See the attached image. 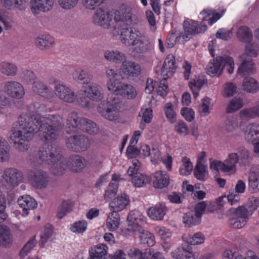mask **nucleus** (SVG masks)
I'll use <instances>...</instances> for the list:
<instances>
[{
  "label": "nucleus",
  "mask_w": 259,
  "mask_h": 259,
  "mask_svg": "<svg viewBox=\"0 0 259 259\" xmlns=\"http://www.w3.org/2000/svg\"><path fill=\"white\" fill-rule=\"evenodd\" d=\"M72 76L74 80L83 84L79 94L78 103L80 106L89 110L94 107L93 101H100L104 97L102 87L97 83L91 82L92 75L85 69H76L73 71Z\"/></svg>",
  "instance_id": "1"
},
{
  "label": "nucleus",
  "mask_w": 259,
  "mask_h": 259,
  "mask_svg": "<svg viewBox=\"0 0 259 259\" xmlns=\"http://www.w3.org/2000/svg\"><path fill=\"white\" fill-rule=\"evenodd\" d=\"M61 158L60 146L55 143H45L36 153L29 154L28 161L33 166H37L43 163L51 165L54 175H61L66 167Z\"/></svg>",
  "instance_id": "2"
},
{
  "label": "nucleus",
  "mask_w": 259,
  "mask_h": 259,
  "mask_svg": "<svg viewBox=\"0 0 259 259\" xmlns=\"http://www.w3.org/2000/svg\"><path fill=\"white\" fill-rule=\"evenodd\" d=\"M112 34L115 38L119 36L121 42L126 46H132L131 54L136 57L146 52L149 49V41L146 36L134 27H114Z\"/></svg>",
  "instance_id": "3"
},
{
  "label": "nucleus",
  "mask_w": 259,
  "mask_h": 259,
  "mask_svg": "<svg viewBox=\"0 0 259 259\" xmlns=\"http://www.w3.org/2000/svg\"><path fill=\"white\" fill-rule=\"evenodd\" d=\"M18 122L21 129L13 132L9 142L16 149L24 152L29 148V141L37 132V127L28 114H20Z\"/></svg>",
  "instance_id": "4"
},
{
  "label": "nucleus",
  "mask_w": 259,
  "mask_h": 259,
  "mask_svg": "<svg viewBox=\"0 0 259 259\" xmlns=\"http://www.w3.org/2000/svg\"><path fill=\"white\" fill-rule=\"evenodd\" d=\"M28 116L37 126V132H43L42 139H44L46 143H49V141H54L58 138L59 131L64 125L63 118L59 114L52 116L51 124L45 123L44 118L40 114H28Z\"/></svg>",
  "instance_id": "5"
},
{
  "label": "nucleus",
  "mask_w": 259,
  "mask_h": 259,
  "mask_svg": "<svg viewBox=\"0 0 259 259\" xmlns=\"http://www.w3.org/2000/svg\"><path fill=\"white\" fill-rule=\"evenodd\" d=\"M225 10L221 13L217 12L212 9H204L199 14V18L202 20V24L198 26V23L193 20H186L184 22V29L188 35L195 34L204 32L207 29V26L204 23L207 22L208 24L212 25L219 20L224 14Z\"/></svg>",
  "instance_id": "6"
},
{
  "label": "nucleus",
  "mask_w": 259,
  "mask_h": 259,
  "mask_svg": "<svg viewBox=\"0 0 259 259\" xmlns=\"http://www.w3.org/2000/svg\"><path fill=\"white\" fill-rule=\"evenodd\" d=\"M106 74L108 78L107 87L109 91L127 99L136 98L137 96L136 89L131 84L121 82L124 77L118 74L117 71L112 68H107Z\"/></svg>",
  "instance_id": "7"
},
{
  "label": "nucleus",
  "mask_w": 259,
  "mask_h": 259,
  "mask_svg": "<svg viewBox=\"0 0 259 259\" xmlns=\"http://www.w3.org/2000/svg\"><path fill=\"white\" fill-rule=\"evenodd\" d=\"M234 67V61L232 57L227 55L218 56L208 63L206 71L210 76L219 77L222 75L225 68L229 74H232Z\"/></svg>",
  "instance_id": "8"
},
{
  "label": "nucleus",
  "mask_w": 259,
  "mask_h": 259,
  "mask_svg": "<svg viewBox=\"0 0 259 259\" xmlns=\"http://www.w3.org/2000/svg\"><path fill=\"white\" fill-rule=\"evenodd\" d=\"M23 175L15 168H6L3 172L0 170V189L5 191L11 189L22 182Z\"/></svg>",
  "instance_id": "9"
},
{
  "label": "nucleus",
  "mask_w": 259,
  "mask_h": 259,
  "mask_svg": "<svg viewBox=\"0 0 259 259\" xmlns=\"http://www.w3.org/2000/svg\"><path fill=\"white\" fill-rule=\"evenodd\" d=\"M256 115L259 117V114H230L225 122V130L232 133Z\"/></svg>",
  "instance_id": "10"
},
{
  "label": "nucleus",
  "mask_w": 259,
  "mask_h": 259,
  "mask_svg": "<svg viewBox=\"0 0 259 259\" xmlns=\"http://www.w3.org/2000/svg\"><path fill=\"white\" fill-rule=\"evenodd\" d=\"M66 148L74 152H80L85 150L90 146L88 138L83 135L71 136L66 139Z\"/></svg>",
  "instance_id": "11"
},
{
  "label": "nucleus",
  "mask_w": 259,
  "mask_h": 259,
  "mask_svg": "<svg viewBox=\"0 0 259 259\" xmlns=\"http://www.w3.org/2000/svg\"><path fill=\"white\" fill-rule=\"evenodd\" d=\"M126 108L125 104L115 95L108 97L106 102L101 103L99 106V111L107 113H119L123 111Z\"/></svg>",
  "instance_id": "12"
},
{
  "label": "nucleus",
  "mask_w": 259,
  "mask_h": 259,
  "mask_svg": "<svg viewBox=\"0 0 259 259\" xmlns=\"http://www.w3.org/2000/svg\"><path fill=\"white\" fill-rule=\"evenodd\" d=\"M4 91L8 97L15 99H21L25 95L23 85L14 80H9L4 83Z\"/></svg>",
  "instance_id": "13"
},
{
  "label": "nucleus",
  "mask_w": 259,
  "mask_h": 259,
  "mask_svg": "<svg viewBox=\"0 0 259 259\" xmlns=\"http://www.w3.org/2000/svg\"><path fill=\"white\" fill-rule=\"evenodd\" d=\"M113 17L112 12L99 8L96 10L93 16V22L96 25L108 29L113 25Z\"/></svg>",
  "instance_id": "14"
},
{
  "label": "nucleus",
  "mask_w": 259,
  "mask_h": 259,
  "mask_svg": "<svg viewBox=\"0 0 259 259\" xmlns=\"http://www.w3.org/2000/svg\"><path fill=\"white\" fill-rule=\"evenodd\" d=\"M54 94L64 102L72 103L75 101L76 95L69 87L62 83H57L54 87Z\"/></svg>",
  "instance_id": "15"
},
{
  "label": "nucleus",
  "mask_w": 259,
  "mask_h": 259,
  "mask_svg": "<svg viewBox=\"0 0 259 259\" xmlns=\"http://www.w3.org/2000/svg\"><path fill=\"white\" fill-rule=\"evenodd\" d=\"M62 104L57 103L52 105L51 107L47 106L44 103L39 101L33 102L25 107V111L30 113H40L41 112H52L61 111Z\"/></svg>",
  "instance_id": "16"
},
{
  "label": "nucleus",
  "mask_w": 259,
  "mask_h": 259,
  "mask_svg": "<svg viewBox=\"0 0 259 259\" xmlns=\"http://www.w3.org/2000/svg\"><path fill=\"white\" fill-rule=\"evenodd\" d=\"M28 178L32 185L37 189L46 187L49 182L48 174L42 170H30L28 174Z\"/></svg>",
  "instance_id": "17"
},
{
  "label": "nucleus",
  "mask_w": 259,
  "mask_h": 259,
  "mask_svg": "<svg viewBox=\"0 0 259 259\" xmlns=\"http://www.w3.org/2000/svg\"><path fill=\"white\" fill-rule=\"evenodd\" d=\"M108 68H112L109 67ZM117 71L118 74H121V76L123 77V75L130 76H138L141 72V67L137 63L131 61H126L125 60L122 62L120 69L117 70L114 68Z\"/></svg>",
  "instance_id": "18"
},
{
  "label": "nucleus",
  "mask_w": 259,
  "mask_h": 259,
  "mask_svg": "<svg viewBox=\"0 0 259 259\" xmlns=\"http://www.w3.org/2000/svg\"><path fill=\"white\" fill-rule=\"evenodd\" d=\"M239 199L238 195L235 194L233 192L230 193L228 196L225 195L219 197L217 200V204H213L211 207H207V212H212L218 209H221L224 204L228 205V204L233 205L235 203H237Z\"/></svg>",
  "instance_id": "19"
},
{
  "label": "nucleus",
  "mask_w": 259,
  "mask_h": 259,
  "mask_svg": "<svg viewBox=\"0 0 259 259\" xmlns=\"http://www.w3.org/2000/svg\"><path fill=\"white\" fill-rule=\"evenodd\" d=\"M237 64L239 65L237 73L240 75L251 73L254 69V63L250 58L245 57V55L240 56L237 60Z\"/></svg>",
  "instance_id": "20"
},
{
  "label": "nucleus",
  "mask_w": 259,
  "mask_h": 259,
  "mask_svg": "<svg viewBox=\"0 0 259 259\" xmlns=\"http://www.w3.org/2000/svg\"><path fill=\"white\" fill-rule=\"evenodd\" d=\"M177 68L175 57L172 54H168L162 67L161 74L164 78L171 77Z\"/></svg>",
  "instance_id": "21"
},
{
  "label": "nucleus",
  "mask_w": 259,
  "mask_h": 259,
  "mask_svg": "<svg viewBox=\"0 0 259 259\" xmlns=\"http://www.w3.org/2000/svg\"><path fill=\"white\" fill-rule=\"evenodd\" d=\"M54 3V0H31L32 11L34 13L47 12L50 10Z\"/></svg>",
  "instance_id": "22"
},
{
  "label": "nucleus",
  "mask_w": 259,
  "mask_h": 259,
  "mask_svg": "<svg viewBox=\"0 0 259 259\" xmlns=\"http://www.w3.org/2000/svg\"><path fill=\"white\" fill-rule=\"evenodd\" d=\"M32 90L35 93L47 99H51L53 97L51 89L46 84L38 81L33 82Z\"/></svg>",
  "instance_id": "23"
},
{
  "label": "nucleus",
  "mask_w": 259,
  "mask_h": 259,
  "mask_svg": "<svg viewBox=\"0 0 259 259\" xmlns=\"http://www.w3.org/2000/svg\"><path fill=\"white\" fill-rule=\"evenodd\" d=\"M104 56L107 61L115 63L122 62L126 59L125 54L117 50H107L104 53Z\"/></svg>",
  "instance_id": "24"
},
{
  "label": "nucleus",
  "mask_w": 259,
  "mask_h": 259,
  "mask_svg": "<svg viewBox=\"0 0 259 259\" xmlns=\"http://www.w3.org/2000/svg\"><path fill=\"white\" fill-rule=\"evenodd\" d=\"M17 202L20 206L23 208L24 213L26 214L29 213L28 210L33 209L37 206L36 201L28 195L22 196L19 198Z\"/></svg>",
  "instance_id": "25"
},
{
  "label": "nucleus",
  "mask_w": 259,
  "mask_h": 259,
  "mask_svg": "<svg viewBox=\"0 0 259 259\" xmlns=\"http://www.w3.org/2000/svg\"><path fill=\"white\" fill-rule=\"evenodd\" d=\"M153 186L156 188L162 189L166 187L169 184V177L162 171H158L154 174Z\"/></svg>",
  "instance_id": "26"
},
{
  "label": "nucleus",
  "mask_w": 259,
  "mask_h": 259,
  "mask_svg": "<svg viewBox=\"0 0 259 259\" xmlns=\"http://www.w3.org/2000/svg\"><path fill=\"white\" fill-rule=\"evenodd\" d=\"M131 9L125 6L120 7L114 13V20L116 22H127L131 19Z\"/></svg>",
  "instance_id": "27"
},
{
  "label": "nucleus",
  "mask_w": 259,
  "mask_h": 259,
  "mask_svg": "<svg viewBox=\"0 0 259 259\" xmlns=\"http://www.w3.org/2000/svg\"><path fill=\"white\" fill-rule=\"evenodd\" d=\"M80 130L91 135H96L99 131L96 123L85 118L80 121Z\"/></svg>",
  "instance_id": "28"
},
{
  "label": "nucleus",
  "mask_w": 259,
  "mask_h": 259,
  "mask_svg": "<svg viewBox=\"0 0 259 259\" xmlns=\"http://www.w3.org/2000/svg\"><path fill=\"white\" fill-rule=\"evenodd\" d=\"M242 88L247 93H255L259 90V83L253 77H246L243 81Z\"/></svg>",
  "instance_id": "29"
},
{
  "label": "nucleus",
  "mask_w": 259,
  "mask_h": 259,
  "mask_svg": "<svg viewBox=\"0 0 259 259\" xmlns=\"http://www.w3.org/2000/svg\"><path fill=\"white\" fill-rule=\"evenodd\" d=\"M245 139L248 142L255 141L256 137H254L259 134V124L256 123L249 124L243 128Z\"/></svg>",
  "instance_id": "30"
},
{
  "label": "nucleus",
  "mask_w": 259,
  "mask_h": 259,
  "mask_svg": "<svg viewBox=\"0 0 259 259\" xmlns=\"http://www.w3.org/2000/svg\"><path fill=\"white\" fill-rule=\"evenodd\" d=\"M1 72L8 76H15L18 72L17 66L14 63L4 61L0 63Z\"/></svg>",
  "instance_id": "31"
},
{
  "label": "nucleus",
  "mask_w": 259,
  "mask_h": 259,
  "mask_svg": "<svg viewBox=\"0 0 259 259\" xmlns=\"http://www.w3.org/2000/svg\"><path fill=\"white\" fill-rule=\"evenodd\" d=\"M12 241L9 228L6 226L0 225V245L7 247L12 243Z\"/></svg>",
  "instance_id": "32"
},
{
  "label": "nucleus",
  "mask_w": 259,
  "mask_h": 259,
  "mask_svg": "<svg viewBox=\"0 0 259 259\" xmlns=\"http://www.w3.org/2000/svg\"><path fill=\"white\" fill-rule=\"evenodd\" d=\"M54 42V38L50 35H41L35 39V44L41 49H48L52 46Z\"/></svg>",
  "instance_id": "33"
},
{
  "label": "nucleus",
  "mask_w": 259,
  "mask_h": 259,
  "mask_svg": "<svg viewBox=\"0 0 259 259\" xmlns=\"http://www.w3.org/2000/svg\"><path fill=\"white\" fill-rule=\"evenodd\" d=\"M128 197L123 194V196H117L110 203V206L116 211L123 209L129 203Z\"/></svg>",
  "instance_id": "34"
},
{
  "label": "nucleus",
  "mask_w": 259,
  "mask_h": 259,
  "mask_svg": "<svg viewBox=\"0 0 259 259\" xmlns=\"http://www.w3.org/2000/svg\"><path fill=\"white\" fill-rule=\"evenodd\" d=\"M237 37L243 42H249L252 39V34L250 29L246 26L239 27L236 31Z\"/></svg>",
  "instance_id": "35"
},
{
  "label": "nucleus",
  "mask_w": 259,
  "mask_h": 259,
  "mask_svg": "<svg viewBox=\"0 0 259 259\" xmlns=\"http://www.w3.org/2000/svg\"><path fill=\"white\" fill-rule=\"evenodd\" d=\"M84 159L79 155H73L69 157L68 162L72 166V170L77 171L84 167Z\"/></svg>",
  "instance_id": "36"
},
{
  "label": "nucleus",
  "mask_w": 259,
  "mask_h": 259,
  "mask_svg": "<svg viewBox=\"0 0 259 259\" xmlns=\"http://www.w3.org/2000/svg\"><path fill=\"white\" fill-rule=\"evenodd\" d=\"M239 156L236 153L230 154L223 163L225 165L224 172H229L234 170L236 167V164L237 163Z\"/></svg>",
  "instance_id": "37"
},
{
  "label": "nucleus",
  "mask_w": 259,
  "mask_h": 259,
  "mask_svg": "<svg viewBox=\"0 0 259 259\" xmlns=\"http://www.w3.org/2000/svg\"><path fill=\"white\" fill-rule=\"evenodd\" d=\"M105 248H107V246L104 244L92 248L89 252V259H100L106 255L107 252Z\"/></svg>",
  "instance_id": "38"
},
{
  "label": "nucleus",
  "mask_w": 259,
  "mask_h": 259,
  "mask_svg": "<svg viewBox=\"0 0 259 259\" xmlns=\"http://www.w3.org/2000/svg\"><path fill=\"white\" fill-rule=\"evenodd\" d=\"M229 211L233 214V218L248 220V212L249 211L244 206H239L236 208H231L229 209Z\"/></svg>",
  "instance_id": "39"
},
{
  "label": "nucleus",
  "mask_w": 259,
  "mask_h": 259,
  "mask_svg": "<svg viewBox=\"0 0 259 259\" xmlns=\"http://www.w3.org/2000/svg\"><path fill=\"white\" fill-rule=\"evenodd\" d=\"M132 181L135 187L140 188L148 184L150 181V178L146 175L136 172L135 176L132 179Z\"/></svg>",
  "instance_id": "40"
},
{
  "label": "nucleus",
  "mask_w": 259,
  "mask_h": 259,
  "mask_svg": "<svg viewBox=\"0 0 259 259\" xmlns=\"http://www.w3.org/2000/svg\"><path fill=\"white\" fill-rule=\"evenodd\" d=\"M148 214L152 219L161 220L165 214V212L160 206L151 207L148 210Z\"/></svg>",
  "instance_id": "41"
},
{
  "label": "nucleus",
  "mask_w": 259,
  "mask_h": 259,
  "mask_svg": "<svg viewBox=\"0 0 259 259\" xmlns=\"http://www.w3.org/2000/svg\"><path fill=\"white\" fill-rule=\"evenodd\" d=\"M236 85L231 82H227L224 84L222 94L223 97L229 98L232 97L237 92Z\"/></svg>",
  "instance_id": "42"
},
{
  "label": "nucleus",
  "mask_w": 259,
  "mask_h": 259,
  "mask_svg": "<svg viewBox=\"0 0 259 259\" xmlns=\"http://www.w3.org/2000/svg\"><path fill=\"white\" fill-rule=\"evenodd\" d=\"M204 83V80L201 79L193 80L189 82V87L195 99H196L199 96V91Z\"/></svg>",
  "instance_id": "43"
},
{
  "label": "nucleus",
  "mask_w": 259,
  "mask_h": 259,
  "mask_svg": "<svg viewBox=\"0 0 259 259\" xmlns=\"http://www.w3.org/2000/svg\"><path fill=\"white\" fill-rule=\"evenodd\" d=\"M73 204L71 202L64 201L58 207L57 216L58 219H61L67 213L70 212Z\"/></svg>",
  "instance_id": "44"
},
{
  "label": "nucleus",
  "mask_w": 259,
  "mask_h": 259,
  "mask_svg": "<svg viewBox=\"0 0 259 259\" xmlns=\"http://www.w3.org/2000/svg\"><path fill=\"white\" fill-rule=\"evenodd\" d=\"M0 22L3 24L6 30L11 29L13 26L11 16L7 12L4 10H0Z\"/></svg>",
  "instance_id": "45"
},
{
  "label": "nucleus",
  "mask_w": 259,
  "mask_h": 259,
  "mask_svg": "<svg viewBox=\"0 0 259 259\" xmlns=\"http://www.w3.org/2000/svg\"><path fill=\"white\" fill-rule=\"evenodd\" d=\"M245 52L242 55H245V57H256L258 55V49L254 42L251 41L246 42Z\"/></svg>",
  "instance_id": "46"
},
{
  "label": "nucleus",
  "mask_w": 259,
  "mask_h": 259,
  "mask_svg": "<svg viewBox=\"0 0 259 259\" xmlns=\"http://www.w3.org/2000/svg\"><path fill=\"white\" fill-rule=\"evenodd\" d=\"M206 169V165L200 162H197L194 172L195 177L200 181H204Z\"/></svg>",
  "instance_id": "47"
},
{
  "label": "nucleus",
  "mask_w": 259,
  "mask_h": 259,
  "mask_svg": "<svg viewBox=\"0 0 259 259\" xmlns=\"http://www.w3.org/2000/svg\"><path fill=\"white\" fill-rule=\"evenodd\" d=\"M242 107V102L240 98H235L229 103L227 108V113L236 112Z\"/></svg>",
  "instance_id": "48"
},
{
  "label": "nucleus",
  "mask_w": 259,
  "mask_h": 259,
  "mask_svg": "<svg viewBox=\"0 0 259 259\" xmlns=\"http://www.w3.org/2000/svg\"><path fill=\"white\" fill-rule=\"evenodd\" d=\"M9 158V153L7 148V143L5 140L0 138V162L8 161Z\"/></svg>",
  "instance_id": "49"
},
{
  "label": "nucleus",
  "mask_w": 259,
  "mask_h": 259,
  "mask_svg": "<svg viewBox=\"0 0 259 259\" xmlns=\"http://www.w3.org/2000/svg\"><path fill=\"white\" fill-rule=\"evenodd\" d=\"M9 158V153L7 148V143L5 140L0 138V162L8 161Z\"/></svg>",
  "instance_id": "50"
},
{
  "label": "nucleus",
  "mask_w": 259,
  "mask_h": 259,
  "mask_svg": "<svg viewBox=\"0 0 259 259\" xmlns=\"http://www.w3.org/2000/svg\"><path fill=\"white\" fill-rule=\"evenodd\" d=\"M79 0H58L59 7L65 10H70L78 4Z\"/></svg>",
  "instance_id": "51"
},
{
  "label": "nucleus",
  "mask_w": 259,
  "mask_h": 259,
  "mask_svg": "<svg viewBox=\"0 0 259 259\" xmlns=\"http://www.w3.org/2000/svg\"><path fill=\"white\" fill-rule=\"evenodd\" d=\"M35 239L34 236L30 239L23 246L19 252V255L21 258H24L27 255V253L35 246Z\"/></svg>",
  "instance_id": "52"
},
{
  "label": "nucleus",
  "mask_w": 259,
  "mask_h": 259,
  "mask_svg": "<svg viewBox=\"0 0 259 259\" xmlns=\"http://www.w3.org/2000/svg\"><path fill=\"white\" fill-rule=\"evenodd\" d=\"M83 118H73L69 117L66 121V125L68 128L71 131H75L80 130V121Z\"/></svg>",
  "instance_id": "53"
},
{
  "label": "nucleus",
  "mask_w": 259,
  "mask_h": 259,
  "mask_svg": "<svg viewBox=\"0 0 259 259\" xmlns=\"http://www.w3.org/2000/svg\"><path fill=\"white\" fill-rule=\"evenodd\" d=\"M183 162V166L184 168H181L180 169L179 172L181 175H188L190 174L193 169L192 163L190 161L189 158L187 157H185L182 159Z\"/></svg>",
  "instance_id": "54"
},
{
  "label": "nucleus",
  "mask_w": 259,
  "mask_h": 259,
  "mask_svg": "<svg viewBox=\"0 0 259 259\" xmlns=\"http://www.w3.org/2000/svg\"><path fill=\"white\" fill-rule=\"evenodd\" d=\"M183 218L184 223L189 227H191L193 225H198L201 222V218H196L195 215L193 216L190 213H186Z\"/></svg>",
  "instance_id": "55"
},
{
  "label": "nucleus",
  "mask_w": 259,
  "mask_h": 259,
  "mask_svg": "<svg viewBox=\"0 0 259 259\" xmlns=\"http://www.w3.org/2000/svg\"><path fill=\"white\" fill-rule=\"evenodd\" d=\"M212 106L213 104L211 102V99L206 97L202 100L201 103L199 106V110L200 112L204 113H209L211 111Z\"/></svg>",
  "instance_id": "56"
},
{
  "label": "nucleus",
  "mask_w": 259,
  "mask_h": 259,
  "mask_svg": "<svg viewBox=\"0 0 259 259\" xmlns=\"http://www.w3.org/2000/svg\"><path fill=\"white\" fill-rule=\"evenodd\" d=\"M53 227L48 224L45 226L44 234L40 236V245L43 246L47 240L51 236L53 233Z\"/></svg>",
  "instance_id": "57"
},
{
  "label": "nucleus",
  "mask_w": 259,
  "mask_h": 259,
  "mask_svg": "<svg viewBox=\"0 0 259 259\" xmlns=\"http://www.w3.org/2000/svg\"><path fill=\"white\" fill-rule=\"evenodd\" d=\"M103 2V0H82V4L85 9L93 10L99 7Z\"/></svg>",
  "instance_id": "58"
},
{
  "label": "nucleus",
  "mask_w": 259,
  "mask_h": 259,
  "mask_svg": "<svg viewBox=\"0 0 259 259\" xmlns=\"http://www.w3.org/2000/svg\"><path fill=\"white\" fill-rule=\"evenodd\" d=\"M167 78L163 77V79L158 83L156 91L158 95L164 97L166 95L167 93V83L166 79Z\"/></svg>",
  "instance_id": "59"
},
{
  "label": "nucleus",
  "mask_w": 259,
  "mask_h": 259,
  "mask_svg": "<svg viewBox=\"0 0 259 259\" xmlns=\"http://www.w3.org/2000/svg\"><path fill=\"white\" fill-rule=\"evenodd\" d=\"M207 204L206 201H201L197 203L194 207L195 217L201 218L202 214L206 210H207Z\"/></svg>",
  "instance_id": "60"
},
{
  "label": "nucleus",
  "mask_w": 259,
  "mask_h": 259,
  "mask_svg": "<svg viewBox=\"0 0 259 259\" xmlns=\"http://www.w3.org/2000/svg\"><path fill=\"white\" fill-rule=\"evenodd\" d=\"M180 33L177 31L172 32L169 34L166 40V46L169 48H172L176 44L177 39L181 37Z\"/></svg>",
  "instance_id": "61"
},
{
  "label": "nucleus",
  "mask_w": 259,
  "mask_h": 259,
  "mask_svg": "<svg viewBox=\"0 0 259 259\" xmlns=\"http://www.w3.org/2000/svg\"><path fill=\"white\" fill-rule=\"evenodd\" d=\"M118 184L117 182L110 183L109 185V189L106 191L104 198L110 199L114 196L117 193Z\"/></svg>",
  "instance_id": "62"
},
{
  "label": "nucleus",
  "mask_w": 259,
  "mask_h": 259,
  "mask_svg": "<svg viewBox=\"0 0 259 259\" xmlns=\"http://www.w3.org/2000/svg\"><path fill=\"white\" fill-rule=\"evenodd\" d=\"M22 79L26 84H33L36 81V76L33 71L31 70H26L24 72Z\"/></svg>",
  "instance_id": "63"
},
{
  "label": "nucleus",
  "mask_w": 259,
  "mask_h": 259,
  "mask_svg": "<svg viewBox=\"0 0 259 259\" xmlns=\"http://www.w3.org/2000/svg\"><path fill=\"white\" fill-rule=\"evenodd\" d=\"M233 36V32L231 30L222 28L219 29L216 33V36L218 38L223 40H228Z\"/></svg>",
  "instance_id": "64"
}]
</instances>
